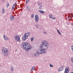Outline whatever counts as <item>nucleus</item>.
<instances>
[{
  "label": "nucleus",
  "instance_id": "f257e3e1",
  "mask_svg": "<svg viewBox=\"0 0 73 73\" xmlns=\"http://www.w3.org/2000/svg\"><path fill=\"white\" fill-rule=\"evenodd\" d=\"M42 43L40 44V48L42 49L39 50L37 51L39 55L40 54H45V53H46V50H47L49 45L48 43V42L46 41H43Z\"/></svg>",
  "mask_w": 73,
  "mask_h": 73
},
{
  "label": "nucleus",
  "instance_id": "f03ea898",
  "mask_svg": "<svg viewBox=\"0 0 73 73\" xmlns=\"http://www.w3.org/2000/svg\"><path fill=\"white\" fill-rule=\"evenodd\" d=\"M22 47L25 49L26 52H28V50L32 49V47L30 43L28 42H25L22 45Z\"/></svg>",
  "mask_w": 73,
  "mask_h": 73
},
{
  "label": "nucleus",
  "instance_id": "7ed1b4c3",
  "mask_svg": "<svg viewBox=\"0 0 73 73\" xmlns=\"http://www.w3.org/2000/svg\"><path fill=\"white\" fill-rule=\"evenodd\" d=\"M2 53L5 56L8 55V50L7 48L3 47L2 48Z\"/></svg>",
  "mask_w": 73,
  "mask_h": 73
},
{
  "label": "nucleus",
  "instance_id": "20e7f679",
  "mask_svg": "<svg viewBox=\"0 0 73 73\" xmlns=\"http://www.w3.org/2000/svg\"><path fill=\"white\" fill-rule=\"evenodd\" d=\"M31 33L29 32L25 33L24 36L23 37V41H25V40L28 38V36L31 35Z\"/></svg>",
  "mask_w": 73,
  "mask_h": 73
},
{
  "label": "nucleus",
  "instance_id": "39448f33",
  "mask_svg": "<svg viewBox=\"0 0 73 73\" xmlns=\"http://www.w3.org/2000/svg\"><path fill=\"white\" fill-rule=\"evenodd\" d=\"M15 40L17 41L18 42H20V37L17 35H16L15 36Z\"/></svg>",
  "mask_w": 73,
  "mask_h": 73
},
{
  "label": "nucleus",
  "instance_id": "423d86ee",
  "mask_svg": "<svg viewBox=\"0 0 73 73\" xmlns=\"http://www.w3.org/2000/svg\"><path fill=\"white\" fill-rule=\"evenodd\" d=\"M39 20V17L38 15H36L35 17V20L36 23H38Z\"/></svg>",
  "mask_w": 73,
  "mask_h": 73
},
{
  "label": "nucleus",
  "instance_id": "0eeeda50",
  "mask_svg": "<svg viewBox=\"0 0 73 73\" xmlns=\"http://www.w3.org/2000/svg\"><path fill=\"white\" fill-rule=\"evenodd\" d=\"M64 66H62L61 67H60L58 69V72H60V71H62L64 70Z\"/></svg>",
  "mask_w": 73,
  "mask_h": 73
},
{
  "label": "nucleus",
  "instance_id": "6e6552de",
  "mask_svg": "<svg viewBox=\"0 0 73 73\" xmlns=\"http://www.w3.org/2000/svg\"><path fill=\"white\" fill-rule=\"evenodd\" d=\"M17 6V4L16 3H15L13 5L12 8V9H17V8H16V7Z\"/></svg>",
  "mask_w": 73,
  "mask_h": 73
},
{
  "label": "nucleus",
  "instance_id": "1a4fd4ad",
  "mask_svg": "<svg viewBox=\"0 0 73 73\" xmlns=\"http://www.w3.org/2000/svg\"><path fill=\"white\" fill-rule=\"evenodd\" d=\"M14 16L13 15L11 16L10 17V19L11 21H13L14 20Z\"/></svg>",
  "mask_w": 73,
  "mask_h": 73
},
{
  "label": "nucleus",
  "instance_id": "9d476101",
  "mask_svg": "<svg viewBox=\"0 0 73 73\" xmlns=\"http://www.w3.org/2000/svg\"><path fill=\"white\" fill-rule=\"evenodd\" d=\"M27 9L29 11H31V7H29V6H27L26 7Z\"/></svg>",
  "mask_w": 73,
  "mask_h": 73
},
{
  "label": "nucleus",
  "instance_id": "9b49d317",
  "mask_svg": "<svg viewBox=\"0 0 73 73\" xmlns=\"http://www.w3.org/2000/svg\"><path fill=\"white\" fill-rule=\"evenodd\" d=\"M39 54L37 52H36L35 54V55L36 56V57H38L39 56Z\"/></svg>",
  "mask_w": 73,
  "mask_h": 73
},
{
  "label": "nucleus",
  "instance_id": "f8f14e48",
  "mask_svg": "<svg viewBox=\"0 0 73 73\" xmlns=\"http://www.w3.org/2000/svg\"><path fill=\"white\" fill-rule=\"evenodd\" d=\"M72 15V14H70L68 16V18H70V19H71L72 17H73V16Z\"/></svg>",
  "mask_w": 73,
  "mask_h": 73
},
{
  "label": "nucleus",
  "instance_id": "ddd939ff",
  "mask_svg": "<svg viewBox=\"0 0 73 73\" xmlns=\"http://www.w3.org/2000/svg\"><path fill=\"white\" fill-rule=\"evenodd\" d=\"M3 37L5 40H8V38L5 35L3 36Z\"/></svg>",
  "mask_w": 73,
  "mask_h": 73
},
{
  "label": "nucleus",
  "instance_id": "4468645a",
  "mask_svg": "<svg viewBox=\"0 0 73 73\" xmlns=\"http://www.w3.org/2000/svg\"><path fill=\"white\" fill-rule=\"evenodd\" d=\"M38 11L40 13H41V14H43V13H45V12L42 11L38 10Z\"/></svg>",
  "mask_w": 73,
  "mask_h": 73
},
{
  "label": "nucleus",
  "instance_id": "2eb2a0df",
  "mask_svg": "<svg viewBox=\"0 0 73 73\" xmlns=\"http://www.w3.org/2000/svg\"><path fill=\"white\" fill-rule=\"evenodd\" d=\"M65 70L69 72V67L66 68H65Z\"/></svg>",
  "mask_w": 73,
  "mask_h": 73
},
{
  "label": "nucleus",
  "instance_id": "dca6fc26",
  "mask_svg": "<svg viewBox=\"0 0 73 73\" xmlns=\"http://www.w3.org/2000/svg\"><path fill=\"white\" fill-rule=\"evenodd\" d=\"M2 13H5V9H2Z\"/></svg>",
  "mask_w": 73,
  "mask_h": 73
},
{
  "label": "nucleus",
  "instance_id": "f3484780",
  "mask_svg": "<svg viewBox=\"0 0 73 73\" xmlns=\"http://www.w3.org/2000/svg\"><path fill=\"white\" fill-rule=\"evenodd\" d=\"M11 70L12 72H13V70H14V69H13V67H11Z\"/></svg>",
  "mask_w": 73,
  "mask_h": 73
},
{
  "label": "nucleus",
  "instance_id": "a211bd4d",
  "mask_svg": "<svg viewBox=\"0 0 73 73\" xmlns=\"http://www.w3.org/2000/svg\"><path fill=\"white\" fill-rule=\"evenodd\" d=\"M35 69V67H33L31 69V70H34Z\"/></svg>",
  "mask_w": 73,
  "mask_h": 73
},
{
  "label": "nucleus",
  "instance_id": "6ab92c4d",
  "mask_svg": "<svg viewBox=\"0 0 73 73\" xmlns=\"http://www.w3.org/2000/svg\"><path fill=\"white\" fill-rule=\"evenodd\" d=\"M34 40V37H32V38H31V41H33Z\"/></svg>",
  "mask_w": 73,
  "mask_h": 73
},
{
  "label": "nucleus",
  "instance_id": "aec40b11",
  "mask_svg": "<svg viewBox=\"0 0 73 73\" xmlns=\"http://www.w3.org/2000/svg\"><path fill=\"white\" fill-rule=\"evenodd\" d=\"M6 7L7 8H8V7H9V4L7 3L6 4Z\"/></svg>",
  "mask_w": 73,
  "mask_h": 73
},
{
  "label": "nucleus",
  "instance_id": "412c9836",
  "mask_svg": "<svg viewBox=\"0 0 73 73\" xmlns=\"http://www.w3.org/2000/svg\"><path fill=\"white\" fill-rule=\"evenodd\" d=\"M49 66L50 67H51V68H53V65L52 64H50Z\"/></svg>",
  "mask_w": 73,
  "mask_h": 73
},
{
  "label": "nucleus",
  "instance_id": "4be33fe9",
  "mask_svg": "<svg viewBox=\"0 0 73 73\" xmlns=\"http://www.w3.org/2000/svg\"><path fill=\"white\" fill-rule=\"evenodd\" d=\"M39 7V9H40V10H41L42 9V6H39L38 7Z\"/></svg>",
  "mask_w": 73,
  "mask_h": 73
},
{
  "label": "nucleus",
  "instance_id": "5701e85b",
  "mask_svg": "<svg viewBox=\"0 0 73 73\" xmlns=\"http://www.w3.org/2000/svg\"><path fill=\"white\" fill-rule=\"evenodd\" d=\"M42 6V5L41 4V3H39V4H38V7H41Z\"/></svg>",
  "mask_w": 73,
  "mask_h": 73
},
{
  "label": "nucleus",
  "instance_id": "b1692460",
  "mask_svg": "<svg viewBox=\"0 0 73 73\" xmlns=\"http://www.w3.org/2000/svg\"><path fill=\"white\" fill-rule=\"evenodd\" d=\"M31 18H33L34 17V15L33 14H32L31 15Z\"/></svg>",
  "mask_w": 73,
  "mask_h": 73
},
{
  "label": "nucleus",
  "instance_id": "393cba45",
  "mask_svg": "<svg viewBox=\"0 0 73 73\" xmlns=\"http://www.w3.org/2000/svg\"><path fill=\"white\" fill-rule=\"evenodd\" d=\"M69 72V71H68L66 70H65L64 72V73H68Z\"/></svg>",
  "mask_w": 73,
  "mask_h": 73
},
{
  "label": "nucleus",
  "instance_id": "a878e982",
  "mask_svg": "<svg viewBox=\"0 0 73 73\" xmlns=\"http://www.w3.org/2000/svg\"><path fill=\"white\" fill-rule=\"evenodd\" d=\"M57 31L58 33L60 35H61V33H60V31H58V30H57Z\"/></svg>",
  "mask_w": 73,
  "mask_h": 73
},
{
  "label": "nucleus",
  "instance_id": "bb28decb",
  "mask_svg": "<svg viewBox=\"0 0 73 73\" xmlns=\"http://www.w3.org/2000/svg\"><path fill=\"white\" fill-rule=\"evenodd\" d=\"M71 49L72 51H73V46H71Z\"/></svg>",
  "mask_w": 73,
  "mask_h": 73
},
{
  "label": "nucleus",
  "instance_id": "cd10ccee",
  "mask_svg": "<svg viewBox=\"0 0 73 73\" xmlns=\"http://www.w3.org/2000/svg\"><path fill=\"white\" fill-rule=\"evenodd\" d=\"M49 17H50V19H51V18H52V17H53V16H52V15H49Z\"/></svg>",
  "mask_w": 73,
  "mask_h": 73
},
{
  "label": "nucleus",
  "instance_id": "c85d7f7f",
  "mask_svg": "<svg viewBox=\"0 0 73 73\" xmlns=\"http://www.w3.org/2000/svg\"><path fill=\"white\" fill-rule=\"evenodd\" d=\"M52 20H56V17H54L53 18H52Z\"/></svg>",
  "mask_w": 73,
  "mask_h": 73
},
{
  "label": "nucleus",
  "instance_id": "c756f323",
  "mask_svg": "<svg viewBox=\"0 0 73 73\" xmlns=\"http://www.w3.org/2000/svg\"><path fill=\"white\" fill-rule=\"evenodd\" d=\"M30 0H26V3H28V2Z\"/></svg>",
  "mask_w": 73,
  "mask_h": 73
},
{
  "label": "nucleus",
  "instance_id": "7c9ffc66",
  "mask_svg": "<svg viewBox=\"0 0 73 73\" xmlns=\"http://www.w3.org/2000/svg\"><path fill=\"white\" fill-rule=\"evenodd\" d=\"M71 61L72 62H73V57H72L71 58Z\"/></svg>",
  "mask_w": 73,
  "mask_h": 73
},
{
  "label": "nucleus",
  "instance_id": "2f4dec72",
  "mask_svg": "<svg viewBox=\"0 0 73 73\" xmlns=\"http://www.w3.org/2000/svg\"><path fill=\"white\" fill-rule=\"evenodd\" d=\"M44 34H46V32H45V31H44L43 32Z\"/></svg>",
  "mask_w": 73,
  "mask_h": 73
},
{
  "label": "nucleus",
  "instance_id": "473e14b6",
  "mask_svg": "<svg viewBox=\"0 0 73 73\" xmlns=\"http://www.w3.org/2000/svg\"><path fill=\"white\" fill-rule=\"evenodd\" d=\"M36 28H38V25H36Z\"/></svg>",
  "mask_w": 73,
  "mask_h": 73
},
{
  "label": "nucleus",
  "instance_id": "72a5a7b5",
  "mask_svg": "<svg viewBox=\"0 0 73 73\" xmlns=\"http://www.w3.org/2000/svg\"><path fill=\"white\" fill-rule=\"evenodd\" d=\"M2 0V1H5V0Z\"/></svg>",
  "mask_w": 73,
  "mask_h": 73
}]
</instances>
